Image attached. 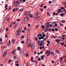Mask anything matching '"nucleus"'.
<instances>
[{
	"label": "nucleus",
	"mask_w": 66,
	"mask_h": 66,
	"mask_svg": "<svg viewBox=\"0 0 66 66\" xmlns=\"http://www.w3.org/2000/svg\"><path fill=\"white\" fill-rule=\"evenodd\" d=\"M37 36L38 38H39V39L40 40L42 39V34H38L37 35Z\"/></svg>",
	"instance_id": "nucleus-1"
},
{
	"label": "nucleus",
	"mask_w": 66,
	"mask_h": 66,
	"mask_svg": "<svg viewBox=\"0 0 66 66\" xmlns=\"http://www.w3.org/2000/svg\"><path fill=\"white\" fill-rule=\"evenodd\" d=\"M24 21L27 22V21H29V19H28V17H26L24 18Z\"/></svg>",
	"instance_id": "nucleus-2"
},
{
	"label": "nucleus",
	"mask_w": 66,
	"mask_h": 66,
	"mask_svg": "<svg viewBox=\"0 0 66 66\" xmlns=\"http://www.w3.org/2000/svg\"><path fill=\"white\" fill-rule=\"evenodd\" d=\"M38 44L39 46H42V41H40V40H38Z\"/></svg>",
	"instance_id": "nucleus-3"
},
{
	"label": "nucleus",
	"mask_w": 66,
	"mask_h": 66,
	"mask_svg": "<svg viewBox=\"0 0 66 66\" xmlns=\"http://www.w3.org/2000/svg\"><path fill=\"white\" fill-rule=\"evenodd\" d=\"M6 55H7V52H4V54H3V57H6Z\"/></svg>",
	"instance_id": "nucleus-4"
},
{
	"label": "nucleus",
	"mask_w": 66,
	"mask_h": 66,
	"mask_svg": "<svg viewBox=\"0 0 66 66\" xmlns=\"http://www.w3.org/2000/svg\"><path fill=\"white\" fill-rule=\"evenodd\" d=\"M31 48L33 50L35 49V45H34V44H32L31 46Z\"/></svg>",
	"instance_id": "nucleus-5"
},
{
	"label": "nucleus",
	"mask_w": 66,
	"mask_h": 66,
	"mask_svg": "<svg viewBox=\"0 0 66 66\" xmlns=\"http://www.w3.org/2000/svg\"><path fill=\"white\" fill-rule=\"evenodd\" d=\"M19 31L20 32H21V29H20L19 30H18L16 32V33H17V35H19Z\"/></svg>",
	"instance_id": "nucleus-6"
},
{
	"label": "nucleus",
	"mask_w": 66,
	"mask_h": 66,
	"mask_svg": "<svg viewBox=\"0 0 66 66\" xmlns=\"http://www.w3.org/2000/svg\"><path fill=\"white\" fill-rule=\"evenodd\" d=\"M25 14L26 15H30V12H29L28 11L26 12L25 13Z\"/></svg>",
	"instance_id": "nucleus-7"
},
{
	"label": "nucleus",
	"mask_w": 66,
	"mask_h": 66,
	"mask_svg": "<svg viewBox=\"0 0 66 66\" xmlns=\"http://www.w3.org/2000/svg\"><path fill=\"white\" fill-rule=\"evenodd\" d=\"M56 42H60V39H56Z\"/></svg>",
	"instance_id": "nucleus-8"
},
{
	"label": "nucleus",
	"mask_w": 66,
	"mask_h": 66,
	"mask_svg": "<svg viewBox=\"0 0 66 66\" xmlns=\"http://www.w3.org/2000/svg\"><path fill=\"white\" fill-rule=\"evenodd\" d=\"M51 53L52 55H53V56H54V52L52 51H51Z\"/></svg>",
	"instance_id": "nucleus-9"
},
{
	"label": "nucleus",
	"mask_w": 66,
	"mask_h": 66,
	"mask_svg": "<svg viewBox=\"0 0 66 66\" xmlns=\"http://www.w3.org/2000/svg\"><path fill=\"white\" fill-rule=\"evenodd\" d=\"M39 15V13H38V12H37L36 14V16H38Z\"/></svg>",
	"instance_id": "nucleus-10"
},
{
	"label": "nucleus",
	"mask_w": 66,
	"mask_h": 66,
	"mask_svg": "<svg viewBox=\"0 0 66 66\" xmlns=\"http://www.w3.org/2000/svg\"><path fill=\"white\" fill-rule=\"evenodd\" d=\"M14 3H15L14 4H18V1H16L15 2H14Z\"/></svg>",
	"instance_id": "nucleus-11"
},
{
	"label": "nucleus",
	"mask_w": 66,
	"mask_h": 66,
	"mask_svg": "<svg viewBox=\"0 0 66 66\" xmlns=\"http://www.w3.org/2000/svg\"><path fill=\"white\" fill-rule=\"evenodd\" d=\"M52 37H53V38L55 39L56 38V37L55 36H54L53 35L52 36Z\"/></svg>",
	"instance_id": "nucleus-12"
},
{
	"label": "nucleus",
	"mask_w": 66,
	"mask_h": 66,
	"mask_svg": "<svg viewBox=\"0 0 66 66\" xmlns=\"http://www.w3.org/2000/svg\"><path fill=\"white\" fill-rule=\"evenodd\" d=\"M17 25L16 24L15 25V27L14 26L13 27V28H14V29H16V28L17 27Z\"/></svg>",
	"instance_id": "nucleus-13"
},
{
	"label": "nucleus",
	"mask_w": 66,
	"mask_h": 66,
	"mask_svg": "<svg viewBox=\"0 0 66 66\" xmlns=\"http://www.w3.org/2000/svg\"><path fill=\"white\" fill-rule=\"evenodd\" d=\"M12 54H15V51H12Z\"/></svg>",
	"instance_id": "nucleus-14"
},
{
	"label": "nucleus",
	"mask_w": 66,
	"mask_h": 66,
	"mask_svg": "<svg viewBox=\"0 0 66 66\" xmlns=\"http://www.w3.org/2000/svg\"><path fill=\"white\" fill-rule=\"evenodd\" d=\"M49 31V29H46L45 31V32H48Z\"/></svg>",
	"instance_id": "nucleus-15"
},
{
	"label": "nucleus",
	"mask_w": 66,
	"mask_h": 66,
	"mask_svg": "<svg viewBox=\"0 0 66 66\" xmlns=\"http://www.w3.org/2000/svg\"><path fill=\"white\" fill-rule=\"evenodd\" d=\"M7 22H9V20H10V18H7Z\"/></svg>",
	"instance_id": "nucleus-16"
},
{
	"label": "nucleus",
	"mask_w": 66,
	"mask_h": 66,
	"mask_svg": "<svg viewBox=\"0 0 66 66\" xmlns=\"http://www.w3.org/2000/svg\"><path fill=\"white\" fill-rule=\"evenodd\" d=\"M49 23H48V24H46V27H50V25H49Z\"/></svg>",
	"instance_id": "nucleus-17"
},
{
	"label": "nucleus",
	"mask_w": 66,
	"mask_h": 66,
	"mask_svg": "<svg viewBox=\"0 0 66 66\" xmlns=\"http://www.w3.org/2000/svg\"><path fill=\"white\" fill-rule=\"evenodd\" d=\"M50 54V52H49L48 54H47V56H49Z\"/></svg>",
	"instance_id": "nucleus-18"
},
{
	"label": "nucleus",
	"mask_w": 66,
	"mask_h": 66,
	"mask_svg": "<svg viewBox=\"0 0 66 66\" xmlns=\"http://www.w3.org/2000/svg\"><path fill=\"white\" fill-rule=\"evenodd\" d=\"M38 18V16H37L35 18V19L36 20H37V19Z\"/></svg>",
	"instance_id": "nucleus-19"
},
{
	"label": "nucleus",
	"mask_w": 66,
	"mask_h": 66,
	"mask_svg": "<svg viewBox=\"0 0 66 66\" xmlns=\"http://www.w3.org/2000/svg\"><path fill=\"white\" fill-rule=\"evenodd\" d=\"M29 16L30 18H32L33 17V15H32V14H30L29 15Z\"/></svg>",
	"instance_id": "nucleus-20"
},
{
	"label": "nucleus",
	"mask_w": 66,
	"mask_h": 66,
	"mask_svg": "<svg viewBox=\"0 0 66 66\" xmlns=\"http://www.w3.org/2000/svg\"><path fill=\"white\" fill-rule=\"evenodd\" d=\"M18 49L19 51H20V47H18Z\"/></svg>",
	"instance_id": "nucleus-21"
},
{
	"label": "nucleus",
	"mask_w": 66,
	"mask_h": 66,
	"mask_svg": "<svg viewBox=\"0 0 66 66\" xmlns=\"http://www.w3.org/2000/svg\"><path fill=\"white\" fill-rule=\"evenodd\" d=\"M18 5H17V4H14V6L15 7H17V6H18Z\"/></svg>",
	"instance_id": "nucleus-22"
},
{
	"label": "nucleus",
	"mask_w": 66,
	"mask_h": 66,
	"mask_svg": "<svg viewBox=\"0 0 66 66\" xmlns=\"http://www.w3.org/2000/svg\"><path fill=\"white\" fill-rule=\"evenodd\" d=\"M56 53H60V52H59V51L57 50H56Z\"/></svg>",
	"instance_id": "nucleus-23"
},
{
	"label": "nucleus",
	"mask_w": 66,
	"mask_h": 66,
	"mask_svg": "<svg viewBox=\"0 0 66 66\" xmlns=\"http://www.w3.org/2000/svg\"><path fill=\"white\" fill-rule=\"evenodd\" d=\"M28 46L29 48H30V47H31V45L30 44V43H29Z\"/></svg>",
	"instance_id": "nucleus-24"
},
{
	"label": "nucleus",
	"mask_w": 66,
	"mask_h": 66,
	"mask_svg": "<svg viewBox=\"0 0 66 66\" xmlns=\"http://www.w3.org/2000/svg\"><path fill=\"white\" fill-rule=\"evenodd\" d=\"M44 56H45V55H43L42 56V59L43 60L44 58Z\"/></svg>",
	"instance_id": "nucleus-25"
},
{
	"label": "nucleus",
	"mask_w": 66,
	"mask_h": 66,
	"mask_svg": "<svg viewBox=\"0 0 66 66\" xmlns=\"http://www.w3.org/2000/svg\"><path fill=\"white\" fill-rule=\"evenodd\" d=\"M16 21H18V22H19V21H20V19H18Z\"/></svg>",
	"instance_id": "nucleus-26"
},
{
	"label": "nucleus",
	"mask_w": 66,
	"mask_h": 66,
	"mask_svg": "<svg viewBox=\"0 0 66 66\" xmlns=\"http://www.w3.org/2000/svg\"><path fill=\"white\" fill-rule=\"evenodd\" d=\"M11 61H12V60L10 59L9 60V61L8 62V63H10Z\"/></svg>",
	"instance_id": "nucleus-27"
},
{
	"label": "nucleus",
	"mask_w": 66,
	"mask_h": 66,
	"mask_svg": "<svg viewBox=\"0 0 66 66\" xmlns=\"http://www.w3.org/2000/svg\"><path fill=\"white\" fill-rule=\"evenodd\" d=\"M54 15H56V16L59 15V14H58V13L57 12V13H56L55 14H54Z\"/></svg>",
	"instance_id": "nucleus-28"
},
{
	"label": "nucleus",
	"mask_w": 66,
	"mask_h": 66,
	"mask_svg": "<svg viewBox=\"0 0 66 66\" xmlns=\"http://www.w3.org/2000/svg\"><path fill=\"white\" fill-rule=\"evenodd\" d=\"M21 43L22 44H23L24 43V41L23 40L21 42Z\"/></svg>",
	"instance_id": "nucleus-29"
},
{
	"label": "nucleus",
	"mask_w": 66,
	"mask_h": 66,
	"mask_svg": "<svg viewBox=\"0 0 66 66\" xmlns=\"http://www.w3.org/2000/svg\"><path fill=\"white\" fill-rule=\"evenodd\" d=\"M51 30H52V29L51 28H49L48 29V31H49L50 32H51Z\"/></svg>",
	"instance_id": "nucleus-30"
},
{
	"label": "nucleus",
	"mask_w": 66,
	"mask_h": 66,
	"mask_svg": "<svg viewBox=\"0 0 66 66\" xmlns=\"http://www.w3.org/2000/svg\"><path fill=\"white\" fill-rule=\"evenodd\" d=\"M61 22L62 23H65V21L62 20Z\"/></svg>",
	"instance_id": "nucleus-31"
},
{
	"label": "nucleus",
	"mask_w": 66,
	"mask_h": 66,
	"mask_svg": "<svg viewBox=\"0 0 66 66\" xmlns=\"http://www.w3.org/2000/svg\"><path fill=\"white\" fill-rule=\"evenodd\" d=\"M66 2H64L63 3V5H66Z\"/></svg>",
	"instance_id": "nucleus-32"
},
{
	"label": "nucleus",
	"mask_w": 66,
	"mask_h": 66,
	"mask_svg": "<svg viewBox=\"0 0 66 66\" xmlns=\"http://www.w3.org/2000/svg\"><path fill=\"white\" fill-rule=\"evenodd\" d=\"M21 38H22L23 39L24 38V36L22 35L21 36Z\"/></svg>",
	"instance_id": "nucleus-33"
},
{
	"label": "nucleus",
	"mask_w": 66,
	"mask_h": 66,
	"mask_svg": "<svg viewBox=\"0 0 66 66\" xmlns=\"http://www.w3.org/2000/svg\"><path fill=\"white\" fill-rule=\"evenodd\" d=\"M60 15H61V16H64V14L63 13H61Z\"/></svg>",
	"instance_id": "nucleus-34"
},
{
	"label": "nucleus",
	"mask_w": 66,
	"mask_h": 66,
	"mask_svg": "<svg viewBox=\"0 0 66 66\" xmlns=\"http://www.w3.org/2000/svg\"><path fill=\"white\" fill-rule=\"evenodd\" d=\"M55 30L56 31H57H57H58V29H57V28H55Z\"/></svg>",
	"instance_id": "nucleus-35"
},
{
	"label": "nucleus",
	"mask_w": 66,
	"mask_h": 66,
	"mask_svg": "<svg viewBox=\"0 0 66 66\" xmlns=\"http://www.w3.org/2000/svg\"><path fill=\"white\" fill-rule=\"evenodd\" d=\"M20 51H21V53H22V52H23V50L22 49Z\"/></svg>",
	"instance_id": "nucleus-36"
},
{
	"label": "nucleus",
	"mask_w": 66,
	"mask_h": 66,
	"mask_svg": "<svg viewBox=\"0 0 66 66\" xmlns=\"http://www.w3.org/2000/svg\"><path fill=\"white\" fill-rule=\"evenodd\" d=\"M55 26L56 27H57V24H55Z\"/></svg>",
	"instance_id": "nucleus-37"
},
{
	"label": "nucleus",
	"mask_w": 66,
	"mask_h": 66,
	"mask_svg": "<svg viewBox=\"0 0 66 66\" xmlns=\"http://www.w3.org/2000/svg\"><path fill=\"white\" fill-rule=\"evenodd\" d=\"M42 48H43V49L45 48V46L44 45H43L42 47Z\"/></svg>",
	"instance_id": "nucleus-38"
},
{
	"label": "nucleus",
	"mask_w": 66,
	"mask_h": 66,
	"mask_svg": "<svg viewBox=\"0 0 66 66\" xmlns=\"http://www.w3.org/2000/svg\"><path fill=\"white\" fill-rule=\"evenodd\" d=\"M61 45H62L63 46H64V43L63 42L61 44Z\"/></svg>",
	"instance_id": "nucleus-39"
},
{
	"label": "nucleus",
	"mask_w": 66,
	"mask_h": 66,
	"mask_svg": "<svg viewBox=\"0 0 66 66\" xmlns=\"http://www.w3.org/2000/svg\"><path fill=\"white\" fill-rule=\"evenodd\" d=\"M61 10H64V7H62L61 8Z\"/></svg>",
	"instance_id": "nucleus-40"
},
{
	"label": "nucleus",
	"mask_w": 66,
	"mask_h": 66,
	"mask_svg": "<svg viewBox=\"0 0 66 66\" xmlns=\"http://www.w3.org/2000/svg\"><path fill=\"white\" fill-rule=\"evenodd\" d=\"M29 40H29V39H27L26 40L27 42H29Z\"/></svg>",
	"instance_id": "nucleus-41"
},
{
	"label": "nucleus",
	"mask_w": 66,
	"mask_h": 66,
	"mask_svg": "<svg viewBox=\"0 0 66 66\" xmlns=\"http://www.w3.org/2000/svg\"><path fill=\"white\" fill-rule=\"evenodd\" d=\"M52 31H55V29L54 28H52Z\"/></svg>",
	"instance_id": "nucleus-42"
},
{
	"label": "nucleus",
	"mask_w": 66,
	"mask_h": 66,
	"mask_svg": "<svg viewBox=\"0 0 66 66\" xmlns=\"http://www.w3.org/2000/svg\"><path fill=\"white\" fill-rule=\"evenodd\" d=\"M14 59H16V58H17V57L16 56H14Z\"/></svg>",
	"instance_id": "nucleus-43"
},
{
	"label": "nucleus",
	"mask_w": 66,
	"mask_h": 66,
	"mask_svg": "<svg viewBox=\"0 0 66 66\" xmlns=\"http://www.w3.org/2000/svg\"><path fill=\"white\" fill-rule=\"evenodd\" d=\"M52 63L53 64H54V61L53 60H52Z\"/></svg>",
	"instance_id": "nucleus-44"
},
{
	"label": "nucleus",
	"mask_w": 66,
	"mask_h": 66,
	"mask_svg": "<svg viewBox=\"0 0 66 66\" xmlns=\"http://www.w3.org/2000/svg\"><path fill=\"white\" fill-rule=\"evenodd\" d=\"M23 11V9H20V10H19V11H20L21 12H22V11Z\"/></svg>",
	"instance_id": "nucleus-45"
},
{
	"label": "nucleus",
	"mask_w": 66,
	"mask_h": 66,
	"mask_svg": "<svg viewBox=\"0 0 66 66\" xmlns=\"http://www.w3.org/2000/svg\"><path fill=\"white\" fill-rule=\"evenodd\" d=\"M43 36L44 37H46V35L45 34H43Z\"/></svg>",
	"instance_id": "nucleus-46"
},
{
	"label": "nucleus",
	"mask_w": 66,
	"mask_h": 66,
	"mask_svg": "<svg viewBox=\"0 0 66 66\" xmlns=\"http://www.w3.org/2000/svg\"><path fill=\"white\" fill-rule=\"evenodd\" d=\"M20 2H22L23 3V0H21Z\"/></svg>",
	"instance_id": "nucleus-47"
},
{
	"label": "nucleus",
	"mask_w": 66,
	"mask_h": 66,
	"mask_svg": "<svg viewBox=\"0 0 66 66\" xmlns=\"http://www.w3.org/2000/svg\"><path fill=\"white\" fill-rule=\"evenodd\" d=\"M5 37H6V38H7V37H8V36H7V34H6L5 35Z\"/></svg>",
	"instance_id": "nucleus-48"
},
{
	"label": "nucleus",
	"mask_w": 66,
	"mask_h": 66,
	"mask_svg": "<svg viewBox=\"0 0 66 66\" xmlns=\"http://www.w3.org/2000/svg\"><path fill=\"white\" fill-rule=\"evenodd\" d=\"M35 40H36V41H37V40H38L37 38L36 37H35Z\"/></svg>",
	"instance_id": "nucleus-49"
},
{
	"label": "nucleus",
	"mask_w": 66,
	"mask_h": 66,
	"mask_svg": "<svg viewBox=\"0 0 66 66\" xmlns=\"http://www.w3.org/2000/svg\"><path fill=\"white\" fill-rule=\"evenodd\" d=\"M9 45H11V41L10 40L9 41Z\"/></svg>",
	"instance_id": "nucleus-50"
},
{
	"label": "nucleus",
	"mask_w": 66,
	"mask_h": 66,
	"mask_svg": "<svg viewBox=\"0 0 66 66\" xmlns=\"http://www.w3.org/2000/svg\"><path fill=\"white\" fill-rule=\"evenodd\" d=\"M28 56V54H27V53H26V57H27Z\"/></svg>",
	"instance_id": "nucleus-51"
},
{
	"label": "nucleus",
	"mask_w": 66,
	"mask_h": 66,
	"mask_svg": "<svg viewBox=\"0 0 66 66\" xmlns=\"http://www.w3.org/2000/svg\"><path fill=\"white\" fill-rule=\"evenodd\" d=\"M16 23V22H13V24H15Z\"/></svg>",
	"instance_id": "nucleus-52"
},
{
	"label": "nucleus",
	"mask_w": 66,
	"mask_h": 66,
	"mask_svg": "<svg viewBox=\"0 0 66 66\" xmlns=\"http://www.w3.org/2000/svg\"><path fill=\"white\" fill-rule=\"evenodd\" d=\"M43 40L44 41H46V38H45V39H43Z\"/></svg>",
	"instance_id": "nucleus-53"
},
{
	"label": "nucleus",
	"mask_w": 66,
	"mask_h": 66,
	"mask_svg": "<svg viewBox=\"0 0 66 66\" xmlns=\"http://www.w3.org/2000/svg\"><path fill=\"white\" fill-rule=\"evenodd\" d=\"M61 11V9H59L58 10V12H59V11Z\"/></svg>",
	"instance_id": "nucleus-54"
},
{
	"label": "nucleus",
	"mask_w": 66,
	"mask_h": 66,
	"mask_svg": "<svg viewBox=\"0 0 66 66\" xmlns=\"http://www.w3.org/2000/svg\"><path fill=\"white\" fill-rule=\"evenodd\" d=\"M47 42L48 44H50V42L49 41H47Z\"/></svg>",
	"instance_id": "nucleus-55"
},
{
	"label": "nucleus",
	"mask_w": 66,
	"mask_h": 66,
	"mask_svg": "<svg viewBox=\"0 0 66 66\" xmlns=\"http://www.w3.org/2000/svg\"><path fill=\"white\" fill-rule=\"evenodd\" d=\"M14 42V39H12V43H13Z\"/></svg>",
	"instance_id": "nucleus-56"
},
{
	"label": "nucleus",
	"mask_w": 66,
	"mask_h": 66,
	"mask_svg": "<svg viewBox=\"0 0 66 66\" xmlns=\"http://www.w3.org/2000/svg\"><path fill=\"white\" fill-rule=\"evenodd\" d=\"M60 26H62V23H60Z\"/></svg>",
	"instance_id": "nucleus-57"
},
{
	"label": "nucleus",
	"mask_w": 66,
	"mask_h": 66,
	"mask_svg": "<svg viewBox=\"0 0 66 66\" xmlns=\"http://www.w3.org/2000/svg\"><path fill=\"white\" fill-rule=\"evenodd\" d=\"M49 3H50V4H51V2L50 1H49Z\"/></svg>",
	"instance_id": "nucleus-58"
},
{
	"label": "nucleus",
	"mask_w": 66,
	"mask_h": 66,
	"mask_svg": "<svg viewBox=\"0 0 66 66\" xmlns=\"http://www.w3.org/2000/svg\"><path fill=\"white\" fill-rule=\"evenodd\" d=\"M44 7L45 9H46V8H47V6L46 5Z\"/></svg>",
	"instance_id": "nucleus-59"
},
{
	"label": "nucleus",
	"mask_w": 66,
	"mask_h": 66,
	"mask_svg": "<svg viewBox=\"0 0 66 66\" xmlns=\"http://www.w3.org/2000/svg\"><path fill=\"white\" fill-rule=\"evenodd\" d=\"M42 28H44L45 27V26L44 25H42Z\"/></svg>",
	"instance_id": "nucleus-60"
},
{
	"label": "nucleus",
	"mask_w": 66,
	"mask_h": 66,
	"mask_svg": "<svg viewBox=\"0 0 66 66\" xmlns=\"http://www.w3.org/2000/svg\"><path fill=\"white\" fill-rule=\"evenodd\" d=\"M35 57L36 58H37V57H39V56H36Z\"/></svg>",
	"instance_id": "nucleus-61"
},
{
	"label": "nucleus",
	"mask_w": 66,
	"mask_h": 66,
	"mask_svg": "<svg viewBox=\"0 0 66 66\" xmlns=\"http://www.w3.org/2000/svg\"><path fill=\"white\" fill-rule=\"evenodd\" d=\"M30 24H28V26L29 27H30Z\"/></svg>",
	"instance_id": "nucleus-62"
},
{
	"label": "nucleus",
	"mask_w": 66,
	"mask_h": 66,
	"mask_svg": "<svg viewBox=\"0 0 66 66\" xmlns=\"http://www.w3.org/2000/svg\"><path fill=\"white\" fill-rule=\"evenodd\" d=\"M24 30H27V29L26 28H24Z\"/></svg>",
	"instance_id": "nucleus-63"
},
{
	"label": "nucleus",
	"mask_w": 66,
	"mask_h": 66,
	"mask_svg": "<svg viewBox=\"0 0 66 66\" xmlns=\"http://www.w3.org/2000/svg\"><path fill=\"white\" fill-rule=\"evenodd\" d=\"M16 66H19V64L17 63L16 64Z\"/></svg>",
	"instance_id": "nucleus-64"
}]
</instances>
